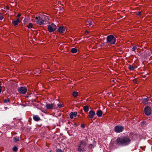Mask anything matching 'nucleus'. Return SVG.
<instances>
[{
	"label": "nucleus",
	"mask_w": 152,
	"mask_h": 152,
	"mask_svg": "<svg viewBox=\"0 0 152 152\" xmlns=\"http://www.w3.org/2000/svg\"><path fill=\"white\" fill-rule=\"evenodd\" d=\"M56 26L53 23L48 26V31L50 32L54 31L56 29Z\"/></svg>",
	"instance_id": "4"
},
{
	"label": "nucleus",
	"mask_w": 152,
	"mask_h": 152,
	"mask_svg": "<svg viewBox=\"0 0 152 152\" xmlns=\"http://www.w3.org/2000/svg\"><path fill=\"white\" fill-rule=\"evenodd\" d=\"M20 15H20V14H18V15H17V16H18V17H20Z\"/></svg>",
	"instance_id": "36"
},
{
	"label": "nucleus",
	"mask_w": 152,
	"mask_h": 152,
	"mask_svg": "<svg viewBox=\"0 0 152 152\" xmlns=\"http://www.w3.org/2000/svg\"><path fill=\"white\" fill-rule=\"evenodd\" d=\"M148 98H146L144 99L142 101L145 104H148Z\"/></svg>",
	"instance_id": "19"
},
{
	"label": "nucleus",
	"mask_w": 152,
	"mask_h": 152,
	"mask_svg": "<svg viewBox=\"0 0 152 152\" xmlns=\"http://www.w3.org/2000/svg\"><path fill=\"white\" fill-rule=\"evenodd\" d=\"M41 15H40L38 17H36L35 18L36 19V22L38 24L42 25L45 23L43 22L42 20V17L41 16Z\"/></svg>",
	"instance_id": "5"
},
{
	"label": "nucleus",
	"mask_w": 152,
	"mask_h": 152,
	"mask_svg": "<svg viewBox=\"0 0 152 152\" xmlns=\"http://www.w3.org/2000/svg\"><path fill=\"white\" fill-rule=\"evenodd\" d=\"M57 105L59 108H61L63 107L62 104L61 103L58 104Z\"/></svg>",
	"instance_id": "28"
},
{
	"label": "nucleus",
	"mask_w": 152,
	"mask_h": 152,
	"mask_svg": "<svg viewBox=\"0 0 152 152\" xmlns=\"http://www.w3.org/2000/svg\"><path fill=\"white\" fill-rule=\"evenodd\" d=\"M95 112L93 110H91L89 113L88 117L90 118H93L95 115Z\"/></svg>",
	"instance_id": "11"
},
{
	"label": "nucleus",
	"mask_w": 152,
	"mask_h": 152,
	"mask_svg": "<svg viewBox=\"0 0 152 152\" xmlns=\"http://www.w3.org/2000/svg\"><path fill=\"white\" fill-rule=\"evenodd\" d=\"M66 27L63 26L59 27L58 29V31L61 33H64L65 32Z\"/></svg>",
	"instance_id": "10"
},
{
	"label": "nucleus",
	"mask_w": 152,
	"mask_h": 152,
	"mask_svg": "<svg viewBox=\"0 0 152 152\" xmlns=\"http://www.w3.org/2000/svg\"><path fill=\"white\" fill-rule=\"evenodd\" d=\"M33 118L34 120L36 121H38L40 119L39 117L37 115H34L33 116Z\"/></svg>",
	"instance_id": "16"
},
{
	"label": "nucleus",
	"mask_w": 152,
	"mask_h": 152,
	"mask_svg": "<svg viewBox=\"0 0 152 152\" xmlns=\"http://www.w3.org/2000/svg\"><path fill=\"white\" fill-rule=\"evenodd\" d=\"M130 137L124 136L118 137L116 140L117 145L121 146H126L129 144L131 139Z\"/></svg>",
	"instance_id": "1"
},
{
	"label": "nucleus",
	"mask_w": 152,
	"mask_h": 152,
	"mask_svg": "<svg viewBox=\"0 0 152 152\" xmlns=\"http://www.w3.org/2000/svg\"><path fill=\"white\" fill-rule=\"evenodd\" d=\"M56 152H64V151L60 149L57 150Z\"/></svg>",
	"instance_id": "32"
},
{
	"label": "nucleus",
	"mask_w": 152,
	"mask_h": 152,
	"mask_svg": "<svg viewBox=\"0 0 152 152\" xmlns=\"http://www.w3.org/2000/svg\"><path fill=\"white\" fill-rule=\"evenodd\" d=\"M72 95L74 97H76L77 96H78V94L77 92L75 91L73 93Z\"/></svg>",
	"instance_id": "21"
},
{
	"label": "nucleus",
	"mask_w": 152,
	"mask_h": 152,
	"mask_svg": "<svg viewBox=\"0 0 152 152\" xmlns=\"http://www.w3.org/2000/svg\"><path fill=\"white\" fill-rule=\"evenodd\" d=\"M2 91V88L1 86H0V93Z\"/></svg>",
	"instance_id": "35"
},
{
	"label": "nucleus",
	"mask_w": 152,
	"mask_h": 152,
	"mask_svg": "<svg viewBox=\"0 0 152 152\" xmlns=\"http://www.w3.org/2000/svg\"><path fill=\"white\" fill-rule=\"evenodd\" d=\"M124 127L121 126H116L115 128V131L117 132H120L122 131L124 129Z\"/></svg>",
	"instance_id": "8"
},
{
	"label": "nucleus",
	"mask_w": 152,
	"mask_h": 152,
	"mask_svg": "<svg viewBox=\"0 0 152 152\" xmlns=\"http://www.w3.org/2000/svg\"><path fill=\"white\" fill-rule=\"evenodd\" d=\"M46 107L47 109H52L56 108V105L54 103H46Z\"/></svg>",
	"instance_id": "7"
},
{
	"label": "nucleus",
	"mask_w": 152,
	"mask_h": 152,
	"mask_svg": "<svg viewBox=\"0 0 152 152\" xmlns=\"http://www.w3.org/2000/svg\"><path fill=\"white\" fill-rule=\"evenodd\" d=\"M32 24L31 23H30L29 24V25L28 26V28H31L32 27Z\"/></svg>",
	"instance_id": "25"
},
{
	"label": "nucleus",
	"mask_w": 152,
	"mask_h": 152,
	"mask_svg": "<svg viewBox=\"0 0 152 152\" xmlns=\"http://www.w3.org/2000/svg\"><path fill=\"white\" fill-rule=\"evenodd\" d=\"M116 39L112 35H109L107 38V42L111 44H115L116 42Z\"/></svg>",
	"instance_id": "2"
},
{
	"label": "nucleus",
	"mask_w": 152,
	"mask_h": 152,
	"mask_svg": "<svg viewBox=\"0 0 152 152\" xmlns=\"http://www.w3.org/2000/svg\"><path fill=\"white\" fill-rule=\"evenodd\" d=\"M71 51L72 53H76L77 52V49L75 48H73L71 49Z\"/></svg>",
	"instance_id": "18"
},
{
	"label": "nucleus",
	"mask_w": 152,
	"mask_h": 152,
	"mask_svg": "<svg viewBox=\"0 0 152 152\" xmlns=\"http://www.w3.org/2000/svg\"><path fill=\"white\" fill-rule=\"evenodd\" d=\"M129 68L131 70H133L135 69V67L132 65H129Z\"/></svg>",
	"instance_id": "20"
},
{
	"label": "nucleus",
	"mask_w": 152,
	"mask_h": 152,
	"mask_svg": "<svg viewBox=\"0 0 152 152\" xmlns=\"http://www.w3.org/2000/svg\"><path fill=\"white\" fill-rule=\"evenodd\" d=\"M86 24L87 25H88L89 26H91L92 24L90 20H88V21H86Z\"/></svg>",
	"instance_id": "23"
},
{
	"label": "nucleus",
	"mask_w": 152,
	"mask_h": 152,
	"mask_svg": "<svg viewBox=\"0 0 152 152\" xmlns=\"http://www.w3.org/2000/svg\"><path fill=\"white\" fill-rule=\"evenodd\" d=\"M133 82L134 83H137V80L136 79H134L133 80Z\"/></svg>",
	"instance_id": "33"
},
{
	"label": "nucleus",
	"mask_w": 152,
	"mask_h": 152,
	"mask_svg": "<svg viewBox=\"0 0 152 152\" xmlns=\"http://www.w3.org/2000/svg\"><path fill=\"white\" fill-rule=\"evenodd\" d=\"M86 145V143L83 141H80L78 145L77 150L79 152H83L85 150L84 148Z\"/></svg>",
	"instance_id": "3"
},
{
	"label": "nucleus",
	"mask_w": 152,
	"mask_h": 152,
	"mask_svg": "<svg viewBox=\"0 0 152 152\" xmlns=\"http://www.w3.org/2000/svg\"><path fill=\"white\" fill-rule=\"evenodd\" d=\"M18 91L20 93L24 94L27 92V89L25 87H21L19 88Z\"/></svg>",
	"instance_id": "6"
},
{
	"label": "nucleus",
	"mask_w": 152,
	"mask_h": 152,
	"mask_svg": "<svg viewBox=\"0 0 152 152\" xmlns=\"http://www.w3.org/2000/svg\"><path fill=\"white\" fill-rule=\"evenodd\" d=\"M41 16H42V19L43 21V22L48 21L49 20V19L48 16L44 15H41Z\"/></svg>",
	"instance_id": "12"
},
{
	"label": "nucleus",
	"mask_w": 152,
	"mask_h": 152,
	"mask_svg": "<svg viewBox=\"0 0 152 152\" xmlns=\"http://www.w3.org/2000/svg\"><path fill=\"white\" fill-rule=\"evenodd\" d=\"M145 114L147 115H149L151 114V111L150 108L149 107H146L145 108Z\"/></svg>",
	"instance_id": "9"
},
{
	"label": "nucleus",
	"mask_w": 152,
	"mask_h": 152,
	"mask_svg": "<svg viewBox=\"0 0 152 152\" xmlns=\"http://www.w3.org/2000/svg\"><path fill=\"white\" fill-rule=\"evenodd\" d=\"M44 64H42V68H43V66L44 65Z\"/></svg>",
	"instance_id": "37"
},
{
	"label": "nucleus",
	"mask_w": 152,
	"mask_h": 152,
	"mask_svg": "<svg viewBox=\"0 0 152 152\" xmlns=\"http://www.w3.org/2000/svg\"><path fill=\"white\" fill-rule=\"evenodd\" d=\"M140 12H138V15H140Z\"/></svg>",
	"instance_id": "39"
},
{
	"label": "nucleus",
	"mask_w": 152,
	"mask_h": 152,
	"mask_svg": "<svg viewBox=\"0 0 152 152\" xmlns=\"http://www.w3.org/2000/svg\"><path fill=\"white\" fill-rule=\"evenodd\" d=\"M83 110L85 112H87L89 110V107H88L87 105L83 107Z\"/></svg>",
	"instance_id": "17"
},
{
	"label": "nucleus",
	"mask_w": 152,
	"mask_h": 152,
	"mask_svg": "<svg viewBox=\"0 0 152 152\" xmlns=\"http://www.w3.org/2000/svg\"><path fill=\"white\" fill-rule=\"evenodd\" d=\"M137 49V46H133V47L132 49V50L133 51H135Z\"/></svg>",
	"instance_id": "26"
},
{
	"label": "nucleus",
	"mask_w": 152,
	"mask_h": 152,
	"mask_svg": "<svg viewBox=\"0 0 152 152\" xmlns=\"http://www.w3.org/2000/svg\"><path fill=\"white\" fill-rule=\"evenodd\" d=\"M27 19H25L24 20V22H26V20Z\"/></svg>",
	"instance_id": "38"
},
{
	"label": "nucleus",
	"mask_w": 152,
	"mask_h": 152,
	"mask_svg": "<svg viewBox=\"0 0 152 152\" xmlns=\"http://www.w3.org/2000/svg\"><path fill=\"white\" fill-rule=\"evenodd\" d=\"M89 147L90 148H92L94 147V146L93 145L91 144L89 145Z\"/></svg>",
	"instance_id": "30"
},
{
	"label": "nucleus",
	"mask_w": 152,
	"mask_h": 152,
	"mask_svg": "<svg viewBox=\"0 0 152 152\" xmlns=\"http://www.w3.org/2000/svg\"><path fill=\"white\" fill-rule=\"evenodd\" d=\"M81 126L82 127V128H84L85 127V125H84L83 124H81Z\"/></svg>",
	"instance_id": "34"
},
{
	"label": "nucleus",
	"mask_w": 152,
	"mask_h": 152,
	"mask_svg": "<svg viewBox=\"0 0 152 152\" xmlns=\"http://www.w3.org/2000/svg\"><path fill=\"white\" fill-rule=\"evenodd\" d=\"M96 114L98 117H101L102 115V112L100 110H98L96 112Z\"/></svg>",
	"instance_id": "14"
},
{
	"label": "nucleus",
	"mask_w": 152,
	"mask_h": 152,
	"mask_svg": "<svg viewBox=\"0 0 152 152\" xmlns=\"http://www.w3.org/2000/svg\"><path fill=\"white\" fill-rule=\"evenodd\" d=\"M10 101V100L9 99H4V102L5 103H7L8 102Z\"/></svg>",
	"instance_id": "29"
},
{
	"label": "nucleus",
	"mask_w": 152,
	"mask_h": 152,
	"mask_svg": "<svg viewBox=\"0 0 152 152\" xmlns=\"http://www.w3.org/2000/svg\"><path fill=\"white\" fill-rule=\"evenodd\" d=\"M3 18L2 14L0 13V20H2Z\"/></svg>",
	"instance_id": "31"
},
{
	"label": "nucleus",
	"mask_w": 152,
	"mask_h": 152,
	"mask_svg": "<svg viewBox=\"0 0 152 152\" xmlns=\"http://www.w3.org/2000/svg\"><path fill=\"white\" fill-rule=\"evenodd\" d=\"M32 71H33V70H32ZM33 72H34V73L35 74H39V73H40V70H39V69H37V70H35V71H34V70H33Z\"/></svg>",
	"instance_id": "22"
},
{
	"label": "nucleus",
	"mask_w": 152,
	"mask_h": 152,
	"mask_svg": "<svg viewBox=\"0 0 152 152\" xmlns=\"http://www.w3.org/2000/svg\"><path fill=\"white\" fill-rule=\"evenodd\" d=\"M13 150L14 151H16L18 150V148L16 146H15L13 148Z\"/></svg>",
	"instance_id": "27"
},
{
	"label": "nucleus",
	"mask_w": 152,
	"mask_h": 152,
	"mask_svg": "<svg viewBox=\"0 0 152 152\" xmlns=\"http://www.w3.org/2000/svg\"><path fill=\"white\" fill-rule=\"evenodd\" d=\"M12 22L14 25L15 26L17 25L20 22V21L19 19L18 18L16 20L12 21Z\"/></svg>",
	"instance_id": "15"
},
{
	"label": "nucleus",
	"mask_w": 152,
	"mask_h": 152,
	"mask_svg": "<svg viewBox=\"0 0 152 152\" xmlns=\"http://www.w3.org/2000/svg\"><path fill=\"white\" fill-rule=\"evenodd\" d=\"M14 141L15 142H17V141H19V138L18 137H14Z\"/></svg>",
	"instance_id": "24"
},
{
	"label": "nucleus",
	"mask_w": 152,
	"mask_h": 152,
	"mask_svg": "<svg viewBox=\"0 0 152 152\" xmlns=\"http://www.w3.org/2000/svg\"><path fill=\"white\" fill-rule=\"evenodd\" d=\"M77 115V112H71L69 114L70 117L72 119L74 117H75Z\"/></svg>",
	"instance_id": "13"
}]
</instances>
